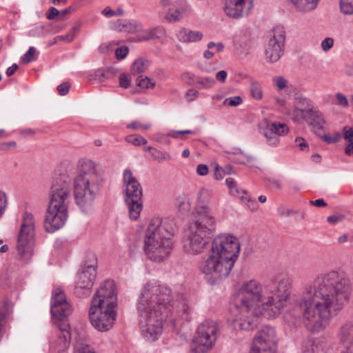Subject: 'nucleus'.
Returning <instances> with one entry per match:
<instances>
[{
  "instance_id": "1",
  "label": "nucleus",
  "mask_w": 353,
  "mask_h": 353,
  "mask_svg": "<svg viewBox=\"0 0 353 353\" xmlns=\"http://www.w3.org/2000/svg\"><path fill=\"white\" fill-rule=\"evenodd\" d=\"M351 294L350 280L341 270H332L316 276L305 285L299 303L284 314L289 325L301 317L307 330L319 333L348 303Z\"/></svg>"
},
{
  "instance_id": "2",
  "label": "nucleus",
  "mask_w": 353,
  "mask_h": 353,
  "mask_svg": "<svg viewBox=\"0 0 353 353\" xmlns=\"http://www.w3.org/2000/svg\"><path fill=\"white\" fill-rule=\"evenodd\" d=\"M292 286V279L289 275L281 276L268 284L255 279L243 281L239 290V303L230 319L233 328L252 330L259 316L276 317L286 305Z\"/></svg>"
},
{
  "instance_id": "3",
  "label": "nucleus",
  "mask_w": 353,
  "mask_h": 353,
  "mask_svg": "<svg viewBox=\"0 0 353 353\" xmlns=\"http://www.w3.org/2000/svg\"><path fill=\"white\" fill-rule=\"evenodd\" d=\"M140 315V327L143 335L149 341H155L162 332L163 322L176 313L188 319L192 308L187 297L180 295L173 301L172 290L158 281L145 283L137 303Z\"/></svg>"
},
{
  "instance_id": "4",
  "label": "nucleus",
  "mask_w": 353,
  "mask_h": 353,
  "mask_svg": "<svg viewBox=\"0 0 353 353\" xmlns=\"http://www.w3.org/2000/svg\"><path fill=\"white\" fill-rule=\"evenodd\" d=\"M173 219L152 218L144 233L143 251L147 258L154 262L163 261L169 255L173 245L174 232Z\"/></svg>"
},
{
  "instance_id": "5",
  "label": "nucleus",
  "mask_w": 353,
  "mask_h": 353,
  "mask_svg": "<svg viewBox=\"0 0 353 353\" xmlns=\"http://www.w3.org/2000/svg\"><path fill=\"white\" fill-rule=\"evenodd\" d=\"M102 183L103 177L97 165L89 159L81 160L73 188L75 202L81 210L85 212L92 205Z\"/></svg>"
},
{
  "instance_id": "6",
  "label": "nucleus",
  "mask_w": 353,
  "mask_h": 353,
  "mask_svg": "<svg viewBox=\"0 0 353 353\" xmlns=\"http://www.w3.org/2000/svg\"><path fill=\"white\" fill-rule=\"evenodd\" d=\"M72 311V305L67 301L63 290L55 287L51 298V314L57 320L56 328L49 339V353H66L71 341L69 324L63 319Z\"/></svg>"
},
{
  "instance_id": "7",
  "label": "nucleus",
  "mask_w": 353,
  "mask_h": 353,
  "mask_svg": "<svg viewBox=\"0 0 353 353\" xmlns=\"http://www.w3.org/2000/svg\"><path fill=\"white\" fill-rule=\"evenodd\" d=\"M70 197V181H61L52 188L51 199L45 216L47 232H54L65 224L68 217Z\"/></svg>"
},
{
  "instance_id": "8",
  "label": "nucleus",
  "mask_w": 353,
  "mask_h": 353,
  "mask_svg": "<svg viewBox=\"0 0 353 353\" xmlns=\"http://www.w3.org/2000/svg\"><path fill=\"white\" fill-rule=\"evenodd\" d=\"M210 200V192L201 188L198 194L194 219L190 226L202 234L210 236L216 229V219L214 213L208 206Z\"/></svg>"
},
{
  "instance_id": "9",
  "label": "nucleus",
  "mask_w": 353,
  "mask_h": 353,
  "mask_svg": "<svg viewBox=\"0 0 353 353\" xmlns=\"http://www.w3.org/2000/svg\"><path fill=\"white\" fill-rule=\"evenodd\" d=\"M234 265L210 250L207 259L200 265V270L207 282L213 285L227 278Z\"/></svg>"
},
{
  "instance_id": "10",
  "label": "nucleus",
  "mask_w": 353,
  "mask_h": 353,
  "mask_svg": "<svg viewBox=\"0 0 353 353\" xmlns=\"http://www.w3.org/2000/svg\"><path fill=\"white\" fill-rule=\"evenodd\" d=\"M217 324L206 320L197 327L192 339L190 353H207L214 346L216 340Z\"/></svg>"
},
{
  "instance_id": "11",
  "label": "nucleus",
  "mask_w": 353,
  "mask_h": 353,
  "mask_svg": "<svg viewBox=\"0 0 353 353\" xmlns=\"http://www.w3.org/2000/svg\"><path fill=\"white\" fill-rule=\"evenodd\" d=\"M117 307L101 304L100 302L91 303L88 316L92 325L100 332L111 329L116 321Z\"/></svg>"
},
{
  "instance_id": "12",
  "label": "nucleus",
  "mask_w": 353,
  "mask_h": 353,
  "mask_svg": "<svg viewBox=\"0 0 353 353\" xmlns=\"http://www.w3.org/2000/svg\"><path fill=\"white\" fill-rule=\"evenodd\" d=\"M240 248V242L235 236L223 233L214 237L210 250L234 264L239 256Z\"/></svg>"
},
{
  "instance_id": "13",
  "label": "nucleus",
  "mask_w": 353,
  "mask_h": 353,
  "mask_svg": "<svg viewBox=\"0 0 353 353\" xmlns=\"http://www.w3.org/2000/svg\"><path fill=\"white\" fill-rule=\"evenodd\" d=\"M285 46V32L282 27H275L270 31L264 46L265 59L268 63L277 62L283 55Z\"/></svg>"
},
{
  "instance_id": "14",
  "label": "nucleus",
  "mask_w": 353,
  "mask_h": 353,
  "mask_svg": "<svg viewBox=\"0 0 353 353\" xmlns=\"http://www.w3.org/2000/svg\"><path fill=\"white\" fill-rule=\"evenodd\" d=\"M36 220L29 212H23V261H28L34 254L36 246Z\"/></svg>"
},
{
  "instance_id": "15",
  "label": "nucleus",
  "mask_w": 353,
  "mask_h": 353,
  "mask_svg": "<svg viewBox=\"0 0 353 353\" xmlns=\"http://www.w3.org/2000/svg\"><path fill=\"white\" fill-rule=\"evenodd\" d=\"M275 330L265 326L254 337L250 353H276Z\"/></svg>"
},
{
  "instance_id": "16",
  "label": "nucleus",
  "mask_w": 353,
  "mask_h": 353,
  "mask_svg": "<svg viewBox=\"0 0 353 353\" xmlns=\"http://www.w3.org/2000/svg\"><path fill=\"white\" fill-rule=\"evenodd\" d=\"M96 276L97 270L94 266L85 267L77 276L74 294L80 298L88 296L90 294V290L93 286Z\"/></svg>"
},
{
  "instance_id": "17",
  "label": "nucleus",
  "mask_w": 353,
  "mask_h": 353,
  "mask_svg": "<svg viewBox=\"0 0 353 353\" xmlns=\"http://www.w3.org/2000/svg\"><path fill=\"white\" fill-rule=\"evenodd\" d=\"M209 237L190 226L188 234L183 241L184 251L193 255L203 252L206 248Z\"/></svg>"
},
{
  "instance_id": "18",
  "label": "nucleus",
  "mask_w": 353,
  "mask_h": 353,
  "mask_svg": "<svg viewBox=\"0 0 353 353\" xmlns=\"http://www.w3.org/2000/svg\"><path fill=\"white\" fill-rule=\"evenodd\" d=\"M117 306L116 285L113 280L104 281L92 296L91 303Z\"/></svg>"
},
{
  "instance_id": "19",
  "label": "nucleus",
  "mask_w": 353,
  "mask_h": 353,
  "mask_svg": "<svg viewBox=\"0 0 353 353\" xmlns=\"http://www.w3.org/2000/svg\"><path fill=\"white\" fill-rule=\"evenodd\" d=\"M260 129L268 144L272 147L276 146L279 143V137L287 134L288 131L287 125L268 121L261 123Z\"/></svg>"
},
{
  "instance_id": "20",
  "label": "nucleus",
  "mask_w": 353,
  "mask_h": 353,
  "mask_svg": "<svg viewBox=\"0 0 353 353\" xmlns=\"http://www.w3.org/2000/svg\"><path fill=\"white\" fill-rule=\"evenodd\" d=\"M252 8V0H225V14L232 19H240L248 14Z\"/></svg>"
},
{
  "instance_id": "21",
  "label": "nucleus",
  "mask_w": 353,
  "mask_h": 353,
  "mask_svg": "<svg viewBox=\"0 0 353 353\" xmlns=\"http://www.w3.org/2000/svg\"><path fill=\"white\" fill-rule=\"evenodd\" d=\"M125 199H141L143 190L140 183L133 175L130 169H125L123 173Z\"/></svg>"
},
{
  "instance_id": "22",
  "label": "nucleus",
  "mask_w": 353,
  "mask_h": 353,
  "mask_svg": "<svg viewBox=\"0 0 353 353\" xmlns=\"http://www.w3.org/2000/svg\"><path fill=\"white\" fill-rule=\"evenodd\" d=\"M225 184L230 190V194L234 196L238 197L241 202L251 211H256L259 208L257 201L252 199L248 193L239 188L233 178H227Z\"/></svg>"
},
{
  "instance_id": "23",
  "label": "nucleus",
  "mask_w": 353,
  "mask_h": 353,
  "mask_svg": "<svg viewBox=\"0 0 353 353\" xmlns=\"http://www.w3.org/2000/svg\"><path fill=\"white\" fill-rule=\"evenodd\" d=\"M301 117L310 123L313 131L316 134H320L325 124V120L321 112L315 108L301 109Z\"/></svg>"
},
{
  "instance_id": "24",
  "label": "nucleus",
  "mask_w": 353,
  "mask_h": 353,
  "mask_svg": "<svg viewBox=\"0 0 353 353\" xmlns=\"http://www.w3.org/2000/svg\"><path fill=\"white\" fill-rule=\"evenodd\" d=\"M337 339L345 349L353 348V321L341 323L337 331Z\"/></svg>"
},
{
  "instance_id": "25",
  "label": "nucleus",
  "mask_w": 353,
  "mask_h": 353,
  "mask_svg": "<svg viewBox=\"0 0 353 353\" xmlns=\"http://www.w3.org/2000/svg\"><path fill=\"white\" fill-rule=\"evenodd\" d=\"M112 29L123 32H134L141 31L142 25L135 20L117 19L112 24Z\"/></svg>"
},
{
  "instance_id": "26",
  "label": "nucleus",
  "mask_w": 353,
  "mask_h": 353,
  "mask_svg": "<svg viewBox=\"0 0 353 353\" xmlns=\"http://www.w3.org/2000/svg\"><path fill=\"white\" fill-rule=\"evenodd\" d=\"M292 8L298 13L308 14L314 11L321 0H289Z\"/></svg>"
},
{
  "instance_id": "27",
  "label": "nucleus",
  "mask_w": 353,
  "mask_h": 353,
  "mask_svg": "<svg viewBox=\"0 0 353 353\" xmlns=\"http://www.w3.org/2000/svg\"><path fill=\"white\" fill-rule=\"evenodd\" d=\"M176 37L182 43H196L202 40L203 34L199 30L182 28L176 33Z\"/></svg>"
},
{
  "instance_id": "28",
  "label": "nucleus",
  "mask_w": 353,
  "mask_h": 353,
  "mask_svg": "<svg viewBox=\"0 0 353 353\" xmlns=\"http://www.w3.org/2000/svg\"><path fill=\"white\" fill-rule=\"evenodd\" d=\"M165 34L166 32L163 27L157 26L144 30L142 33L137 37V40L139 41H146L152 39H158L165 37Z\"/></svg>"
},
{
  "instance_id": "29",
  "label": "nucleus",
  "mask_w": 353,
  "mask_h": 353,
  "mask_svg": "<svg viewBox=\"0 0 353 353\" xmlns=\"http://www.w3.org/2000/svg\"><path fill=\"white\" fill-rule=\"evenodd\" d=\"M183 78L184 80L188 79L192 80V81H189V83H195L198 85H200L201 88L208 89L212 88L214 85L216 81L213 78L210 77H197L194 76L190 73H185L183 74Z\"/></svg>"
},
{
  "instance_id": "30",
  "label": "nucleus",
  "mask_w": 353,
  "mask_h": 353,
  "mask_svg": "<svg viewBox=\"0 0 353 353\" xmlns=\"http://www.w3.org/2000/svg\"><path fill=\"white\" fill-rule=\"evenodd\" d=\"M128 207L129 216L132 220H137L143 209L141 199H125Z\"/></svg>"
},
{
  "instance_id": "31",
  "label": "nucleus",
  "mask_w": 353,
  "mask_h": 353,
  "mask_svg": "<svg viewBox=\"0 0 353 353\" xmlns=\"http://www.w3.org/2000/svg\"><path fill=\"white\" fill-rule=\"evenodd\" d=\"M145 150L148 151L150 153L153 160L158 162L159 163H161L163 161H170L172 160L171 155L167 152H162L152 146H148L145 148Z\"/></svg>"
},
{
  "instance_id": "32",
  "label": "nucleus",
  "mask_w": 353,
  "mask_h": 353,
  "mask_svg": "<svg viewBox=\"0 0 353 353\" xmlns=\"http://www.w3.org/2000/svg\"><path fill=\"white\" fill-rule=\"evenodd\" d=\"M175 205L181 214H186L190 211V201L188 195H179L176 199Z\"/></svg>"
},
{
  "instance_id": "33",
  "label": "nucleus",
  "mask_w": 353,
  "mask_h": 353,
  "mask_svg": "<svg viewBox=\"0 0 353 353\" xmlns=\"http://www.w3.org/2000/svg\"><path fill=\"white\" fill-rule=\"evenodd\" d=\"M183 9L179 8L175 4L174 7H169V10L165 12V19L169 22H175L182 17Z\"/></svg>"
},
{
  "instance_id": "34",
  "label": "nucleus",
  "mask_w": 353,
  "mask_h": 353,
  "mask_svg": "<svg viewBox=\"0 0 353 353\" xmlns=\"http://www.w3.org/2000/svg\"><path fill=\"white\" fill-rule=\"evenodd\" d=\"M250 93L255 100H261L263 98V88L261 83L256 81L252 80L250 83Z\"/></svg>"
},
{
  "instance_id": "35",
  "label": "nucleus",
  "mask_w": 353,
  "mask_h": 353,
  "mask_svg": "<svg viewBox=\"0 0 353 353\" xmlns=\"http://www.w3.org/2000/svg\"><path fill=\"white\" fill-rule=\"evenodd\" d=\"M148 68V62L143 59H136L131 66V73L138 74L143 72Z\"/></svg>"
},
{
  "instance_id": "36",
  "label": "nucleus",
  "mask_w": 353,
  "mask_h": 353,
  "mask_svg": "<svg viewBox=\"0 0 353 353\" xmlns=\"http://www.w3.org/2000/svg\"><path fill=\"white\" fill-rule=\"evenodd\" d=\"M301 353H321L319 346L311 339L303 341L301 347Z\"/></svg>"
},
{
  "instance_id": "37",
  "label": "nucleus",
  "mask_w": 353,
  "mask_h": 353,
  "mask_svg": "<svg viewBox=\"0 0 353 353\" xmlns=\"http://www.w3.org/2000/svg\"><path fill=\"white\" fill-rule=\"evenodd\" d=\"M79 26H74L68 34H66L65 35L57 36L54 39V43H57L62 41H65L66 42H71L74 39V38L77 32L79 31Z\"/></svg>"
},
{
  "instance_id": "38",
  "label": "nucleus",
  "mask_w": 353,
  "mask_h": 353,
  "mask_svg": "<svg viewBox=\"0 0 353 353\" xmlns=\"http://www.w3.org/2000/svg\"><path fill=\"white\" fill-rule=\"evenodd\" d=\"M39 55V52L36 48L30 47L28 50L23 54V63H30L36 61Z\"/></svg>"
},
{
  "instance_id": "39",
  "label": "nucleus",
  "mask_w": 353,
  "mask_h": 353,
  "mask_svg": "<svg viewBox=\"0 0 353 353\" xmlns=\"http://www.w3.org/2000/svg\"><path fill=\"white\" fill-rule=\"evenodd\" d=\"M101 14L106 18L121 17L123 15L124 10L121 8H117L116 10H113L109 6H107L101 11Z\"/></svg>"
},
{
  "instance_id": "40",
  "label": "nucleus",
  "mask_w": 353,
  "mask_h": 353,
  "mask_svg": "<svg viewBox=\"0 0 353 353\" xmlns=\"http://www.w3.org/2000/svg\"><path fill=\"white\" fill-rule=\"evenodd\" d=\"M125 141L132 143L134 145L139 146L145 145L148 143L147 140L142 136L140 135H130L125 137Z\"/></svg>"
},
{
  "instance_id": "41",
  "label": "nucleus",
  "mask_w": 353,
  "mask_h": 353,
  "mask_svg": "<svg viewBox=\"0 0 353 353\" xmlns=\"http://www.w3.org/2000/svg\"><path fill=\"white\" fill-rule=\"evenodd\" d=\"M341 11L345 14H353V0H341Z\"/></svg>"
},
{
  "instance_id": "42",
  "label": "nucleus",
  "mask_w": 353,
  "mask_h": 353,
  "mask_svg": "<svg viewBox=\"0 0 353 353\" xmlns=\"http://www.w3.org/2000/svg\"><path fill=\"white\" fill-rule=\"evenodd\" d=\"M137 84L138 86L143 88H150L154 86V83L148 77L140 75L137 79Z\"/></svg>"
},
{
  "instance_id": "43",
  "label": "nucleus",
  "mask_w": 353,
  "mask_h": 353,
  "mask_svg": "<svg viewBox=\"0 0 353 353\" xmlns=\"http://www.w3.org/2000/svg\"><path fill=\"white\" fill-rule=\"evenodd\" d=\"M243 103V99L239 96H235L232 97L226 98L223 101V105L225 106H232L236 107L240 105Z\"/></svg>"
},
{
  "instance_id": "44",
  "label": "nucleus",
  "mask_w": 353,
  "mask_h": 353,
  "mask_svg": "<svg viewBox=\"0 0 353 353\" xmlns=\"http://www.w3.org/2000/svg\"><path fill=\"white\" fill-rule=\"evenodd\" d=\"M91 77L93 79L98 81L99 82H103L105 79H108V72L102 69L97 70L91 74Z\"/></svg>"
},
{
  "instance_id": "45",
  "label": "nucleus",
  "mask_w": 353,
  "mask_h": 353,
  "mask_svg": "<svg viewBox=\"0 0 353 353\" xmlns=\"http://www.w3.org/2000/svg\"><path fill=\"white\" fill-rule=\"evenodd\" d=\"M295 100L297 103V105L302 107L300 109V110L301 109H305V108L307 109L309 108H314V106L312 105L311 101L305 97H296Z\"/></svg>"
},
{
  "instance_id": "46",
  "label": "nucleus",
  "mask_w": 353,
  "mask_h": 353,
  "mask_svg": "<svg viewBox=\"0 0 353 353\" xmlns=\"http://www.w3.org/2000/svg\"><path fill=\"white\" fill-rule=\"evenodd\" d=\"M336 102L334 103L335 105L342 106L343 108H347L349 105L348 100L347 97L341 92H337L335 95Z\"/></svg>"
},
{
  "instance_id": "47",
  "label": "nucleus",
  "mask_w": 353,
  "mask_h": 353,
  "mask_svg": "<svg viewBox=\"0 0 353 353\" xmlns=\"http://www.w3.org/2000/svg\"><path fill=\"white\" fill-rule=\"evenodd\" d=\"M119 85L123 88H128L130 85L131 79L130 76L125 73H122L120 74L119 78Z\"/></svg>"
},
{
  "instance_id": "48",
  "label": "nucleus",
  "mask_w": 353,
  "mask_h": 353,
  "mask_svg": "<svg viewBox=\"0 0 353 353\" xmlns=\"http://www.w3.org/2000/svg\"><path fill=\"white\" fill-rule=\"evenodd\" d=\"M8 202L5 192L0 191V219L3 216L7 208Z\"/></svg>"
},
{
  "instance_id": "49",
  "label": "nucleus",
  "mask_w": 353,
  "mask_h": 353,
  "mask_svg": "<svg viewBox=\"0 0 353 353\" xmlns=\"http://www.w3.org/2000/svg\"><path fill=\"white\" fill-rule=\"evenodd\" d=\"M273 82L279 90H283L287 87L288 81L283 77H275Z\"/></svg>"
},
{
  "instance_id": "50",
  "label": "nucleus",
  "mask_w": 353,
  "mask_h": 353,
  "mask_svg": "<svg viewBox=\"0 0 353 353\" xmlns=\"http://www.w3.org/2000/svg\"><path fill=\"white\" fill-rule=\"evenodd\" d=\"M114 44L113 43H103L99 47V52L101 54H108L114 50Z\"/></svg>"
},
{
  "instance_id": "51",
  "label": "nucleus",
  "mask_w": 353,
  "mask_h": 353,
  "mask_svg": "<svg viewBox=\"0 0 353 353\" xmlns=\"http://www.w3.org/2000/svg\"><path fill=\"white\" fill-rule=\"evenodd\" d=\"M194 132L190 130H171L168 133V136L174 139H179L182 134H194Z\"/></svg>"
},
{
  "instance_id": "52",
  "label": "nucleus",
  "mask_w": 353,
  "mask_h": 353,
  "mask_svg": "<svg viewBox=\"0 0 353 353\" xmlns=\"http://www.w3.org/2000/svg\"><path fill=\"white\" fill-rule=\"evenodd\" d=\"M46 17L48 20H54L60 17L59 10L54 7H50L46 12Z\"/></svg>"
},
{
  "instance_id": "53",
  "label": "nucleus",
  "mask_w": 353,
  "mask_h": 353,
  "mask_svg": "<svg viewBox=\"0 0 353 353\" xmlns=\"http://www.w3.org/2000/svg\"><path fill=\"white\" fill-rule=\"evenodd\" d=\"M127 128L129 129L138 130H148L150 128V123L142 124L139 121H134L127 125Z\"/></svg>"
},
{
  "instance_id": "54",
  "label": "nucleus",
  "mask_w": 353,
  "mask_h": 353,
  "mask_svg": "<svg viewBox=\"0 0 353 353\" xmlns=\"http://www.w3.org/2000/svg\"><path fill=\"white\" fill-rule=\"evenodd\" d=\"M74 353H94V352L89 345L81 343L76 346Z\"/></svg>"
},
{
  "instance_id": "55",
  "label": "nucleus",
  "mask_w": 353,
  "mask_h": 353,
  "mask_svg": "<svg viewBox=\"0 0 353 353\" xmlns=\"http://www.w3.org/2000/svg\"><path fill=\"white\" fill-rule=\"evenodd\" d=\"M128 48L126 46H122L115 50L116 58L119 60L123 59L128 53Z\"/></svg>"
},
{
  "instance_id": "56",
  "label": "nucleus",
  "mask_w": 353,
  "mask_h": 353,
  "mask_svg": "<svg viewBox=\"0 0 353 353\" xmlns=\"http://www.w3.org/2000/svg\"><path fill=\"white\" fill-rule=\"evenodd\" d=\"M236 153L241 154L240 158L236 160L240 163L246 164L252 162L254 159L252 157L245 154L240 149H238V152Z\"/></svg>"
},
{
  "instance_id": "57",
  "label": "nucleus",
  "mask_w": 353,
  "mask_h": 353,
  "mask_svg": "<svg viewBox=\"0 0 353 353\" xmlns=\"http://www.w3.org/2000/svg\"><path fill=\"white\" fill-rule=\"evenodd\" d=\"M334 46V39L330 37H327L321 42V48L323 51L327 52Z\"/></svg>"
},
{
  "instance_id": "58",
  "label": "nucleus",
  "mask_w": 353,
  "mask_h": 353,
  "mask_svg": "<svg viewBox=\"0 0 353 353\" xmlns=\"http://www.w3.org/2000/svg\"><path fill=\"white\" fill-rule=\"evenodd\" d=\"M70 88V84L69 83V82H63V83L57 86V89L58 93L60 95L64 96L68 93Z\"/></svg>"
},
{
  "instance_id": "59",
  "label": "nucleus",
  "mask_w": 353,
  "mask_h": 353,
  "mask_svg": "<svg viewBox=\"0 0 353 353\" xmlns=\"http://www.w3.org/2000/svg\"><path fill=\"white\" fill-rule=\"evenodd\" d=\"M341 139V134L339 133H336L332 136L325 134L323 137V141H325L327 143H337Z\"/></svg>"
},
{
  "instance_id": "60",
  "label": "nucleus",
  "mask_w": 353,
  "mask_h": 353,
  "mask_svg": "<svg viewBox=\"0 0 353 353\" xmlns=\"http://www.w3.org/2000/svg\"><path fill=\"white\" fill-rule=\"evenodd\" d=\"M208 49H213L215 48L216 52H220L223 50L224 45L221 42L214 43L213 41H210L207 45Z\"/></svg>"
},
{
  "instance_id": "61",
  "label": "nucleus",
  "mask_w": 353,
  "mask_h": 353,
  "mask_svg": "<svg viewBox=\"0 0 353 353\" xmlns=\"http://www.w3.org/2000/svg\"><path fill=\"white\" fill-rule=\"evenodd\" d=\"M344 139L348 142L353 141V130L350 127H344L343 128Z\"/></svg>"
},
{
  "instance_id": "62",
  "label": "nucleus",
  "mask_w": 353,
  "mask_h": 353,
  "mask_svg": "<svg viewBox=\"0 0 353 353\" xmlns=\"http://www.w3.org/2000/svg\"><path fill=\"white\" fill-rule=\"evenodd\" d=\"M295 143L301 150H305L308 149L307 143H306L305 140L302 137H296L295 139Z\"/></svg>"
},
{
  "instance_id": "63",
  "label": "nucleus",
  "mask_w": 353,
  "mask_h": 353,
  "mask_svg": "<svg viewBox=\"0 0 353 353\" xmlns=\"http://www.w3.org/2000/svg\"><path fill=\"white\" fill-rule=\"evenodd\" d=\"M16 142L15 141H10V142H6L2 143L0 144V150L3 151H8L16 147Z\"/></svg>"
},
{
  "instance_id": "64",
  "label": "nucleus",
  "mask_w": 353,
  "mask_h": 353,
  "mask_svg": "<svg viewBox=\"0 0 353 353\" xmlns=\"http://www.w3.org/2000/svg\"><path fill=\"white\" fill-rule=\"evenodd\" d=\"M208 167L205 164H199L196 168V172L200 176H205L208 173Z\"/></svg>"
}]
</instances>
